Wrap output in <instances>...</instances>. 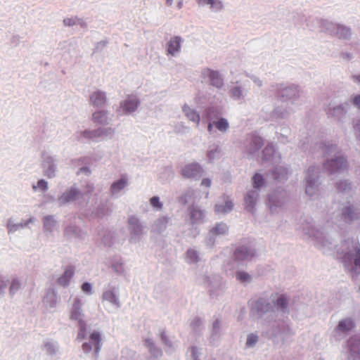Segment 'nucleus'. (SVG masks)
<instances>
[{"instance_id":"nucleus-51","label":"nucleus","mask_w":360,"mask_h":360,"mask_svg":"<svg viewBox=\"0 0 360 360\" xmlns=\"http://www.w3.org/2000/svg\"><path fill=\"white\" fill-rule=\"evenodd\" d=\"M213 110L212 109H209V111L207 112V118L208 119H211V115H210V113H211V111Z\"/></svg>"},{"instance_id":"nucleus-27","label":"nucleus","mask_w":360,"mask_h":360,"mask_svg":"<svg viewBox=\"0 0 360 360\" xmlns=\"http://www.w3.org/2000/svg\"><path fill=\"white\" fill-rule=\"evenodd\" d=\"M252 180H253V185H254V187L255 188H259L260 186H262L264 184V179H263V177L262 175L259 174H256L253 178H252Z\"/></svg>"},{"instance_id":"nucleus-14","label":"nucleus","mask_w":360,"mask_h":360,"mask_svg":"<svg viewBox=\"0 0 360 360\" xmlns=\"http://www.w3.org/2000/svg\"><path fill=\"white\" fill-rule=\"evenodd\" d=\"M189 212L191 214V219L193 224L201 220L203 217L202 211L195 207H190Z\"/></svg>"},{"instance_id":"nucleus-38","label":"nucleus","mask_w":360,"mask_h":360,"mask_svg":"<svg viewBox=\"0 0 360 360\" xmlns=\"http://www.w3.org/2000/svg\"><path fill=\"white\" fill-rule=\"evenodd\" d=\"M82 290L85 293H91V285L90 283L86 282L84 283L82 285Z\"/></svg>"},{"instance_id":"nucleus-50","label":"nucleus","mask_w":360,"mask_h":360,"mask_svg":"<svg viewBox=\"0 0 360 360\" xmlns=\"http://www.w3.org/2000/svg\"><path fill=\"white\" fill-rule=\"evenodd\" d=\"M75 195L74 191L72 190L69 191V195H68L69 200L70 199L75 198Z\"/></svg>"},{"instance_id":"nucleus-29","label":"nucleus","mask_w":360,"mask_h":360,"mask_svg":"<svg viewBox=\"0 0 360 360\" xmlns=\"http://www.w3.org/2000/svg\"><path fill=\"white\" fill-rule=\"evenodd\" d=\"M354 213L352 211L350 207H345L343 210V217L346 221H350L353 219L352 215Z\"/></svg>"},{"instance_id":"nucleus-19","label":"nucleus","mask_w":360,"mask_h":360,"mask_svg":"<svg viewBox=\"0 0 360 360\" xmlns=\"http://www.w3.org/2000/svg\"><path fill=\"white\" fill-rule=\"evenodd\" d=\"M103 131L98 129L93 131H85L83 132V136L87 139H94L103 135Z\"/></svg>"},{"instance_id":"nucleus-55","label":"nucleus","mask_w":360,"mask_h":360,"mask_svg":"<svg viewBox=\"0 0 360 360\" xmlns=\"http://www.w3.org/2000/svg\"><path fill=\"white\" fill-rule=\"evenodd\" d=\"M356 80L360 82V75L355 77Z\"/></svg>"},{"instance_id":"nucleus-12","label":"nucleus","mask_w":360,"mask_h":360,"mask_svg":"<svg viewBox=\"0 0 360 360\" xmlns=\"http://www.w3.org/2000/svg\"><path fill=\"white\" fill-rule=\"evenodd\" d=\"M45 169L44 175L49 178L54 176V169L53 160L51 158H48L44 165Z\"/></svg>"},{"instance_id":"nucleus-21","label":"nucleus","mask_w":360,"mask_h":360,"mask_svg":"<svg viewBox=\"0 0 360 360\" xmlns=\"http://www.w3.org/2000/svg\"><path fill=\"white\" fill-rule=\"evenodd\" d=\"M56 226V221L52 217L48 216L44 219V226L46 231H51Z\"/></svg>"},{"instance_id":"nucleus-20","label":"nucleus","mask_w":360,"mask_h":360,"mask_svg":"<svg viewBox=\"0 0 360 360\" xmlns=\"http://www.w3.org/2000/svg\"><path fill=\"white\" fill-rule=\"evenodd\" d=\"M255 192H250L245 198V202L246 207L248 209H252L255 202Z\"/></svg>"},{"instance_id":"nucleus-11","label":"nucleus","mask_w":360,"mask_h":360,"mask_svg":"<svg viewBox=\"0 0 360 360\" xmlns=\"http://www.w3.org/2000/svg\"><path fill=\"white\" fill-rule=\"evenodd\" d=\"M181 39L178 37H174L170 39L168 42L167 51L169 53L174 55L176 52L179 51L180 49Z\"/></svg>"},{"instance_id":"nucleus-26","label":"nucleus","mask_w":360,"mask_h":360,"mask_svg":"<svg viewBox=\"0 0 360 360\" xmlns=\"http://www.w3.org/2000/svg\"><path fill=\"white\" fill-rule=\"evenodd\" d=\"M272 174L275 179H281V176L282 178H284L287 174V172H286L285 169L281 167V168H278L275 171H274Z\"/></svg>"},{"instance_id":"nucleus-40","label":"nucleus","mask_w":360,"mask_h":360,"mask_svg":"<svg viewBox=\"0 0 360 360\" xmlns=\"http://www.w3.org/2000/svg\"><path fill=\"white\" fill-rule=\"evenodd\" d=\"M274 150L273 147H271V146L266 147L263 151L264 156H266V155H271L274 153Z\"/></svg>"},{"instance_id":"nucleus-16","label":"nucleus","mask_w":360,"mask_h":360,"mask_svg":"<svg viewBox=\"0 0 360 360\" xmlns=\"http://www.w3.org/2000/svg\"><path fill=\"white\" fill-rule=\"evenodd\" d=\"M233 208V203L231 201L227 200L224 205H217L215 206V211L218 213H226L230 212Z\"/></svg>"},{"instance_id":"nucleus-30","label":"nucleus","mask_w":360,"mask_h":360,"mask_svg":"<svg viewBox=\"0 0 360 360\" xmlns=\"http://www.w3.org/2000/svg\"><path fill=\"white\" fill-rule=\"evenodd\" d=\"M21 284L18 279H13L11 287H10V292L13 294L17 292L20 288Z\"/></svg>"},{"instance_id":"nucleus-8","label":"nucleus","mask_w":360,"mask_h":360,"mask_svg":"<svg viewBox=\"0 0 360 360\" xmlns=\"http://www.w3.org/2000/svg\"><path fill=\"white\" fill-rule=\"evenodd\" d=\"M254 256V253L247 247H240L235 252V257L238 260H244Z\"/></svg>"},{"instance_id":"nucleus-5","label":"nucleus","mask_w":360,"mask_h":360,"mask_svg":"<svg viewBox=\"0 0 360 360\" xmlns=\"http://www.w3.org/2000/svg\"><path fill=\"white\" fill-rule=\"evenodd\" d=\"M203 75L205 77H208L210 78L212 86H214L217 88H221L223 86V80L219 72L207 69L203 72Z\"/></svg>"},{"instance_id":"nucleus-32","label":"nucleus","mask_w":360,"mask_h":360,"mask_svg":"<svg viewBox=\"0 0 360 360\" xmlns=\"http://www.w3.org/2000/svg\"><path fill=\"white\" fill-rule=\"evenodd\" d=\"M237 278L240 280L241 282H246L250 280V276L248 273L238 272L237 274Z\"/></svg>"},{"instance_id":"nucleus-10","label":"nucleus","mask_w":360,"mask_h":360,"mask_svg":"<svg viewBox=\"0 0 360 360\" xmlns=\"http://www.w3.org/2000/svg\"><path fill=\"white\" fill-rule=\"evenodd\" d=\"M183 111L189 120L195 123L196 125H198L200 117L199 114L195 110L190 108L188 106L185 105L183 107Z\"/></svg>"},{"instance_id":"nucleus-42","label":"nucleus","mask_w":360,"mask_h":360,"mask_svg":"<svg viewBox=\"0 0 360 360\" xmlns=\"http://www.w3.org/2000/svg\"><path fill=\"white\" fill-rule=\"evenodd\" d=\"M211 7L216 11H219V10L221 9L222 4L220 1L216 0V3H214V6H211Z\"/></svg>"},{"instance_id":"nucleus-9","label":"nucleus","mask_w":360,"mask_h":360,"mask_svg":"<svg viewBox=\"0 0 360 360\" xmlns=\"http://www.w3.org/2000/svg\"><path fill=\"white\" fill-rule=\"evenodd\" d=\"M89 341L94 347L96 353L98 354L101 350V335L98 331H93L89 336Z\"/></svg>"},{"instance_id":"nucleus-24","label":"nucleus","mask_w":360,"mask_h":360,"mask_svg":"<svg viewBox=\"0 0 360 360\" xmlns=\"http://www.w3.org/2000/svg\"><path fill=\"white\" fill-rule=\"evenodd\" d=\"M103 299L112 304L117 303V298L115 293L111 290L105 291L103 295Z\"/></svg>"},{"instance_id":"nucleus-44","label":"nucleus","mask_w":360,"mask_h":360,"mask_svg":"<svg viewBox=\"0 0 360 360\" xmlns=\"http://www.w3.org/2000/svg\"><path fill=\"white\" fill-rule=\"evenodd\" d=\"M354 264L356 266L360 267V252H358L356 254V257L354 259Z\"/></svg>"},{"instance_id":"nucleus-45","label":"nucleus","mask_w":360,"mask_h":360,"mask_svg":"<svg viewBox=\"0 0 360 360\" xmlns=\"http://www.w3.org/2000/svg\"><path fill=\"white\" fill-rule=\"evenodd\" d=\"M82 349L85 352H89L91 349V347L86 342L82 345Z\"/></svg>"},{"instance_id":"nucleus-22","label":"nucleus","mask_w":360,"mask_h":360,"mask_svg":"<svg viewBox=\"0 0 360 360\" xmlns=\"http://www.w3.org/2000/svg\"><path fill=\"white\" fill-rule=\"evenodd\" d=\"M211 231L214 235L224 234L227 231V227L224 224H217Z\"/></svg>"},{"instance_id":"nucleus-33","label":"nucleus","mask_w":360,"mask_h":360,"mask_svg":"<svg viewBox=\"0 0 360 360\" xmlns=\"http://www.w3.org/2000/svg\"><path fill=\"white\" fill-rule=\"evenodd\" d=\"M252 143L254 144L253 150H257L262 147L263 145V141L262 138L256 136L252 140Z\"/></svg>"},{"instance_id":"nucleus-53","label":"nucleus","mask_w":360,"mask_h":360,"mask_svg":"<svg viewBox=\"0 0 360 360\" xmlns=\"http://www.w3.org/2000/svg\"><path fill=\"white\" fill-rule=\"evenodd\" d=\"M199 323H200V320L199 319H196V323H193V325L195 326V325L199 324Z\"/></svg>"},{"instance_id":"nucleus-34","label":"nucleus","mask_w":360,"mask_h":360,"mask_svg":"<svg viewBox=\"0 0 360 360\" xmlns=\"http://www.w3.org/2000/svg\"><path fill=\"white\" fill-rule=\"evenodd\" d=\"M340 31L338 32L340 38H347L350 34L349 29L345 27H339Z\"/></svg>"},{"instance_id":"nucleus-18","label":"nucleus","mask_w":360,"mask_h":360,"mask_svg":"<svg viewBox=\"0 0 360 360\" xmlns=\"http://www.w3.org/2000/svg\"><path fill=\"white\" fill-rule=\"evenodd\" d=\"M127 179L122 178L119 181L115 182L112 186L111 190L112 193L118 192L125 187L127 185Z\"/></svg>"},{"instance_id":"nucleus-46","label":"nucleus","mask_w":360,"mask_h":360,"mask_svg":"<svg viewBox=\"0 0 360 360\" xmlns=\"http://www.w3.org/2000/svg\"><path fill=\"white\" fill-rule=\"evenodd\" d=\"M354 104L360 108V95H358L354 98Z\"/></svg>"},{"instance_id":"nucleus-13","label":"nucleus","mask_w":360,"mask_h":360,"mask_svg":"<svg viewBox=\"0 0 360 360\" xmlns=\"http://www.w3.org/2000/svg\"><path fill=\"white\" fill-rule=\"evenodd\" d=\"M354 328V323L351 319H347L340 321L338 324V329L342 332H347Z\"/></svg>"},{"instance_id":"nucleus-3","label":"nucleus","mask_w":360,"mask_h":360,"mask_svg":"<svg viewBox=\"0 0 360 360\" xmlns=\"http://www.w3.org/2000/svg\"><path fill=\"white\" fill-rule=\"evenodd\" d=\"M347 162L343 158H338L336 159H332L324 165L326 169L330 171L331 173L338 172L341 169L345 168Z\"/></svg>"},{"instance_id":"nucleus-39","label":"nucleus","mask_w":360,"mask_h":360,"mask_svg":"<svg viewBox=\"0 0 360 360\" xmlns=\"http://www.w3.org/2000/svg\"><path fill=\"white\" fill-rule=\"evenodd\" d=\"M67 274H68V271H65V272L63 274V276H62L61 278H60L58 279V282L60 285H66V284L68 283V278L66 277Z\"/></svg>"},{"instance_id":"nucleus-23","label":"nucleus","mask_w":360,"mask_h":360,"mask_svg":"<svg viewBox=\"0 0 360 360\" xmlns=\"http://www.w3.org/2000/svg\"><path fill=\"white\" fill-rule=\"evenodd\" d=\"M214 124L219 130L222 131H226L229 127L228 122L224 118H221L218 121L214 122Z\"/></svg>"},{"instance_id":"nucleus-35","label":"nucleus","mask_w":360,"mask_h":360,"mask_svg":"<svg viewBox=\"0 0 360 360\" xmlns=\"http://www.w3.org/2000/svg\"><path fill=\"white\" fill-rule=\"evenodd\" d=\"M257 341V336L253 334L248 335L247 339V345L252 346Z\"/></svg>"},{"instance_id":"nucleus-36","label":"nucleus","mask_w":360,"mask_h":360,"mask_svg":"<svg viewBox=\"0 0 360 360\" xmlns=\"http://www.w3.org/2000/svg\"><path fill=\"white\" fill-rule=\"evenodd\" d=\"M150 204L153 207H158V208H161L162 207V204L160 202V200H159L158 197L154 196V197L150 198Z\"/></svg>"},{"instance_id":"nucleus-43","label":"nucleus","mask_w":360,"mask_h":360,"mask_svg":"<svg viewBox=\"0 0 360 360\" xmlns=\"http://www.w3.org/2000/svg\"><path fill=\"white\" fill-rule=\"evenodd\" d=\"M201 184L202 186H205L206 187H210L211 186V181L210 179H204L202 181V183Z\"/></svg>"},{"instance_id":"nucleus-17","label":"nucleus","mask_w":360,"mask_h":360,"mask_svg":"<svg viewBox=\"0 0 360 360\" xmlns=\"http://www.w3.org/2000/svg\"><path fill=\"white\" fill-rule=\"evenodd\" d=\"M93 120L95 123L103 124L107 121V116L105 112H96L93 114Z\"/></svg>"},{"instance_id":"nucleus-48","label":"nucleus","mask_w":360,"mask_h":360,"mask_svg":"<svg viewBox=\"0 0 360 360\" xmlns=\"http://www.w3.org/2000/svg\"><path fill=\"white\" fill-rule=\"evenodd\" d=\"M311 184H312V183H311V181H307V188H306V192H307V193H309V192H310V190H309V189H310V188L311 187Z\"/></svg>"},{"instance_id":"nucleus-7","label":"nucleus","mask_w":360,"mask_h":360,"mask_svg":"<svg viewBox=\"0 0 360 360\" xmlns=\"http://www.w3.org/2000/svg\"><path fill=\"white\" fill-rule=\"evenodd\" d=\"M139 105V101L135 96H129L122 104V108L126 112H131L136 110Z\"/></svg>"},{"instance_id":"nucleus-6","label":"nucleus","mask_w":360,"mask_h":360,"mask_svg":"<svg viewBox=\"0 0 360 360\" xmlns=\"http://www.w3.org/2000/svg\"><path fill=\"white\" fill-rule=\"evenodd\" d=\"M90 102L94 106L103 105L106 102L105 94L100 91H94L90 96Z\"/></svg>"},{"instance_id":"nucleus-47","label":"nucleus","mask_w":360,"mask_h":360,"mask_svg":"<svg viewBox=\"0 0 360 360\" xmlns=\"http://www.w3.org/2000/svg\"><path fill=\"white\" fill-rule=\"evenodd\" d=\"M6 283L4 281L0 280V292H1L2 289L6 288Z\"/></svg>"},{"instance_id":"nucleus-31","label":"nucleus","mask_w":360,"mask_h":360,"mask_svg":"<svg viewBox=\"0 0 360 360\" xmlns=\"http://www.w3.org/2000/svg\"><path fill=\"white\" fill-rule=\"evenodd\" d=\"M39 188L42 191H46L48 188L47 182L43 179L39 180L37 186H33V188L36 190L37 188Z\"/></svg>"},{"instance_id":"nucleus-52","label":"nucleus","mask_w":360,"mask_h":360,"mask_svg":"<svg viewBox=\"0 0 360 360\" xmlns=\"http://www.w3.org/2000/svg\"><path fill=\"white\" fill-rule=\"evenodd\" d=\"M212 123H210V124H208V130H209L210 131H212Z\"/></svg>"},{"instance_id":"nucleus-4","label":"nucleus","mask_w":360,"mask_h":360,"mask_svg":"<svg viewBox=\"0 0 360 360\" xmlns=\"http://www.w3.org/2000/svg\"><path fill=\"white\" fill-rule=\"evenodd\" d=\"M348 347L352 357L354 359L360 357V337H352L348 340Z\"/></svg>"},{"instance_id":"nucleus-25","label":"nucleus","mask_w":360,"mask_h":360,"mask_svg":"<svg viewBox=\"0 0 360 360\" xmlns=\"http://www.w3.org/2000/svg\"><path fill=\"white\" fill-rule=\"evenodd\" d=\"M186 259L188 262L194 263L198 262V256L196 251L188 250L186 253Z\"/></svg>"},{"instance_id":"nucleus-57","label":"nucleus","mask_w":360,"mask_h":360,"mask_svg":"<svg viewBox=\"0 0 360 360\" xmlns=\"http://www.w3.org/2000/svg\"><path fill=\"white\" fill-rule=\"evenodd\" d=\"M286 91H292V89H285Z\"/></svg>"},{"instance_id":"nucleus-2","label":"nucleus","mask_w":360,"mask_h":360,"mask_svg":"<svg viewBox=\"0 0 360 360\" xmlns=\"http://www.w3.org/2000/svg\"><path fill=\"white\" fill-rule=\"evenodd\" d=\"M202 168L197 163H191L186 165L181 170V174L186 178H193L200 175Z\"/></svg>"},{"instance_id":"nucleus-49","label":"nucleus","mask_w":360,"mask_h":360,"mask_svg":"<svg viewBox=\"0 0 360 360\" xmlns=\"http://www.w3.org/2000/svg\"><path fill=\"white\" fill-rule=\"evenodd\" d=\"M342 184H343V183H341V184L338 185V188L340 191L345 190L346 187L348 186V184L345 182V183H344L345 187V188H342Z\"/></svg>"},{"instance_id":"nucleus-41","label":"nucleus","mask_w":360,"mask_h":360,"mask_svg":"<svg viewBox=\"0 0 360 360\" xmlns=\"http://www.w3.org/2000/svg\"><path fill=\"white\" fill-rule=\"evenodd\" d=\"M200 4H209L211 6H214V3H216V0H198Z\"/></svg>"},{"instance_id":"nucleus-56","label":"nucleus","mask_w":360,"mask_h":360,"mask_svg":"<svg viewBox=\"0 0 360 360\" xmlns=\"http://www.w3.org/2000/svg\"><path fill=\"white\" fill-rule=\"evenodd\" d=\"M182 3L179 4V8H180L181 7Z\"/></svg>"},{"instance_id":"nucleus-37","label":"nucleus","mask_w":360,"mask_h":360,"mask_svg":"<svg viewBox=\"0 0 360 360\" xmlns=\"http://www.w3.org/2000/svg\"><path fill=\"white\" fill-rule=\"evenodd\" d=\"M231 94H232V96L236 98H240L242 95V91L240 88L238 87H235L232 89V91H231Z\"/></svg>"},{"instance_id":"nucleus-15","label":"nucleus","mask_w":360,"mask_h":360,"mask_svg":"<svg viewBox=\"0 0 360 360\" xmlns=\"http://www.w3.org/2000/svg\"><path fill=\"white\" fill-rule=\"evenodd\" d=\"M129 224L130 229L135 233L139 234L141 231V226L139 224L138 219L131 217L129 219Z\"/></svg>"},{"instance_id":"nucleus-28","label":"nucleus","mask_w":360,"mask_h":360,"mask_svg":"<svg viewBox=\"0 0 360 360\" xmlns=\"http://www.w3.org/2000/svg\"><path fill=\"white\" fill-rule=\"evenodd\" d=\"M287 304H288V300L283 295H281V297H279L277 299L276 302V305L277 306V307L281 308L282 309H285L287 307Z\"/></svg>"},{"instance_id":"nucleus-54","label":"nucleus","mask_w":360,"mask_h":360,"mask_svg":"<svg viewBox=\"0 0 360 360\" xmlns=\"http://www.w3.org/2000/svg\"><path fill=\"white\" fill-rule=\"evenodd\" d=\"M167 3L168 5H171L172 3V0H167Z\"/></svg>"},{"instance_id":"nucleus-1","label":"nucleus","mask_w":360,"mask_h":360,"mask_svg":"<svg viewBox=\"0 0 360 360\" xmlns=\"http://www.w3.org/2000/svg\"><path fill=\"white\" fill-rule=\"evenodd\" d=\"M82 304V300L80 298H75L72 304V308L71 310L70 318L78 321L79 326V332L78 333V338L84 339L86 336V324L82 319L81 307Z\"/></svg>"}]
</instances>
